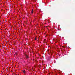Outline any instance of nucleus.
Here are the masks:
<instances>
[{
    "mask_svg": "<svg viewBox=\"0 0 75 75\" xmlns=\"http://www.w3.org/2000/svg\"><path fill=\"white\" fill-rule=\"evenodd\" d=\"M58 30H59V29H58Z\"/></svg>",
    "mask_w": 75,
    "mask_h": 75,
    "instance_id": "6",
    "label": "nucleus"
},
{
    "mask_svg": "<svg viewBox=\"0 0 75 75\" xmlns=\"http://www.w3.org/2000/svg\"><path fill=\"white\" fill-rule=\"evenodd\" d=\"M23 73L24 74H25V70H23Z\"/></svg>",
    "mask_w": 75,
    "mask_h": 75,
    "instance_id": "2",
    "label": "nucleus"
},
{
    "mask_svg": "<svg viewBox=\"0 0 75 75\" xmlns=\"http://www.w3.org/2000/svg\"><path fill=\"white\" fill-rule=\"evenodd\" d=\"M31 13L32 14L33 13V9H32V11L31 12Z\"/></svg>",
    "mask_w": 75,
    "mask_h": 75,
    "instance_id": "3",
    "label": "nucleus"
},
{
    "mask_svg": "<svg viewBox=\"0 0 75 75\" xmlns=\"http://www.w3.org/2000/svg\"><path fill=\"white\" fill-rule=\"evenodd\" d=\"M35 40H37V38H35Z\"/></svg>",
    "mask_w": 75,
    "mask_h": 75,
    "instance_id": "5",
    "label": "nucleus"
},
{
    "mask_svg": "<svg viewBox=\"0 0 75 75\" xmlns=\"http://www.w3.org/2000/svg\"><path fill=\"white\" fill-rule=\"evenodd\" d=\"M15 55H17V53H15L14 54Z\"/></svg>",
    "mask_w": 75,
    "mask_h": 75,
    "instance_id": "4",
    "label": "nucleus"
},
{
    "mask_svg": "<svg viewBox=\"0 0 75 75\" xmlns=\"http://www.w3.org/2000/svg\"><path fill=\"white\" fill-rule=\"evenodd\" d=\"M25 57L26 59H28V55H26Z\"/></svg>",
    "mask_w": 75,
    "mask_h": 75,
    "instance_id": "1",
    "label": "nucleus"
}]
</instances>
